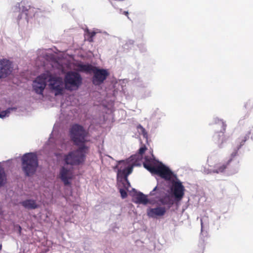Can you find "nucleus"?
<instances>
[{
  "instance_id": "nucleus-12",
  "label": "nucleus",
  "mask_w": 253,
  "mask_h": 253,
  "mask_svg": "<svg viewBox=\"0 0 253 253\" xmlns=\"http://www.w3.org/2000/svg\"><path fill=\"white\" fill-rule=\"evenodd\" d=\"M167 211L165 207L158 206L154 208H149L147 210V215L152 218H157L164 216Z\"/></svg>"
},
{
  "instance_id": "nucleus-4",
  "label": "nucleus",
  "mask_w": 253,
  "mask_h": 253,
  "mask_svg": "<svg viewBox=\"0 0 253 253\" xmlns=\"http://www.w3.org/2000/svg\"><path fill=\"white\" fill-rule=\"evenodd\" d=\"M22 170L26 176L35 173L38 166L37 156L34 153L25 154L21 158Z\"/></svg>"
},
{
  "instance_id": "nucleus-22",
  "label": "nucleus",
  "mask_w": 253,
  "mask_h": 253,
  "mask_svg": "<svg viewBox=\"0 0 253 253\" xmlns=\"http://www.w3.org/2000/svg\"><path fill=\"white\" fill-rule=\"evenodd\" d=\"M15 109V108H8L6 110L1 111L0 113V118H3L6 116H8L10 112Z\"/></svg>"
},
{
  "instance_id": "nucleus-27",
  "label": "nucleus",
  "mask_w": 253,
  "mask_h": 253,
  "mask_svg": "<svg viewBox=\"0 0 253 253\" xmlns=\"http://www.w3.org/2000/svg\"><path fill=\"white\" fill-rule=\"evenodd\" d=\"M157 187H155L154 189L150 192V195L151 196H154L155 195V192L157 190Z\"/></svg>"
},
{
  "instance_id": "nucleus-14",
  "label": "nucleus",
  "mask_w": 253,
  "mask_h": 253,
  "mask_svg": "<svg viewBox=\"0 0 253 253\" xmlns=\"http://www.w3.org/2000/svg\"><path fill=\"white\" fill-rule=\"evenodd\" d=\"M132 166H128L126 168H125L123 169L120 168L118 169L117 173L118 177L124 178V179L127 178V176L132 171Z\"/></svg>"
},
{
  "instance_id": "nucleus-21",
  "label": "nucleus",
  "mask_w": 253,
  "mask_h": 253,
  "mask_svg": "<svg viewBox=\"0 0 253 253\" xmlns=\"http://www.w3.org/2000/svg\"><path fill=\"white\" fill-rule=\"evenodd\" d=\"M29 8H25V7H23L22 10V14H24L25 15V19L28 21V17L31 16L30 14L29 13L30 12H31L32 10L33 11L34 8L31 7L30 6H29Z\"/></svg>"
},
{
  "instance_id": "nucleus-6",
  "label": "nucleus",
  "mask_w": 253,
  "mask_h": 253,
  "mask_svg": "<svg viewBox=\"0 0 253 253\" xmlns=\"http://www.w3.org/2000/svg\"><path fill=\"white\" fill-rule=\"evenodd\" d=\"M46 73L49 76L47 81L49 83V85L50 88L55 90V95L57 96L62 94L64 89L62 79L60 77H54L49 72Z\"/></svg>"
},
{
  "instance_id": "nucleus-13",
  "label": "nucleus",
  "mask_w": 253,
  "mask_h": 253,
  "mask_svg": "<svg viewBox=\"0 0 253 253\" xmlns=\"http://www.w3.org/2000/svg\"><path fill=\"white\" fill-rule=\"evenodd\" d=\"M134 193L133 195V201L136 204L146 205L148 203L147 196L141 192H137L133 189Z\"/></svg>"
},
{
  "instance_id": "nucleus-17",
  "label": "nucleus",
  "mask_w": 253,
  "mask_h": 253,
  "mask_svg": "<svg viewBox=\"0 0 253 253\" xmlns=\"http://www.w3.org/2000/svg\"><path fill=\"white\" fill-rule=\"evenodd\" d=\"M6 180V175L3 168L0 166V187L5 183Z\"/></svg>"
},
{
  "instance_id": "nucleus-10",
  "label": "nucleus",
  "mask_w": 253,
  "mask_h": 253,
  "mask_svg": "<svg viewBox=\"0 0 253 253\" xmlns=\"http://www.w3.org/2000/svg\"><path fill=\"white\" fill-rule=\"evenodd\" d=\"M12 71V63L8 60H0V79L4 78Z\"/></svg>"
},
{
  "instance_id": "nucleus-24",
  "label": "nucleus",
  "mask_w": 253,
  "mask_h": 253,
  "mask_svg": "<svg viewBox=\"0 0 253 253\" xmlns=\"http://www.w3.org/2000/svg\"><path fill=\"white\" fill-rule=\"evenodd\" d=\"M122 184L123 185V187L126 190H128V189L130 187V184L127 178H126V179H124Z\"/></svg>"
},
{
  "instance_id": "nucleus-5",
  "label": "nucleus",
  "mask_w": 253,
  "mask_h": 253,
  "mask_svg": "<svg viewBox=\"0 0 253 253\" xmlns=\"http://www.w3.org/2000/svg\"><path fill=\"white\" fill-rule=\"evenodd\" d=\"M64 83L66 89L72 91L78 89L81 85L82 78L78 73L71 71L66 74Z\"/></svg>"
},
{
  "instance_id": "nucleus-3",
  "label": "nucleus",
  "mask_w": 253,
  "mask_h": 253,
  "mask_svg": "<svg viewBox=\"0 0 253 253\" xmlns=\"http://www.w3.org/2000/svg\"><path fill=\"white\" fill-rule=\"evenodd\" d=\"M69 132L71 139L76 146L85 145V143L88 141L87 139L88 132L81 125L77 124L73 125Z\"/></svg>"
},
{
  "instance_id": "nucleus-25",
  "label": "nucleus",
  "mask_w": 253,
  "mask_h": 253,
  "mask_svg": "<svg viewBox=\"0 0 253 253\" xmlns=\"http://www.w3.org/2000/svg\"><path fill=\"white\" fill-rule=\"evenodd\" d=\"M120 193L121 195V197L123 199L126 198L127 197V193L126 191V189L121 188L120 189Z\"/></svg>"
},
{
  "instance_id": "nucleus-30",
  "label": "nucleus",
  "mask_w": 253,
  "mask_h": 253,
  "mask_svg": "<svg viewBox=\"0 0 253 253\" xmlns=\"http://www.w3.org/2000/svg\"><path fill=\"white\" fill-rule=\"evenodd\" d=\"M237 152L233 153L231 154V157H232V158H233V157H235V156L237 155Z\"/></svg>"
},
{
  "instance_id": "nucleus-28",
  "label": "nucleus",
  "mask_w": 253,
  "mask_h": 253,
  "mask_svg": "<svg viewBox=\"0 0 253 253\" xmlns=\"http://www.w3.org/2000/svg\"><path fill=\"white\" fill-rule=\"evenodd\" d=\"M95 32H92L90 33V38H92L93 37H94L95 35Z\"/></svg>"
},
{
  "instance_id": "nucleus-11",
  "label": "nucleus",
  "mask_w": 253,
  "mask_h": 253,
  "mask_svg": "<svg viewBox=\"0 0 253 253\" xmlns=\"http://www.w3.org/2000/svg\"><path fill=\"white\" fill-rule=\"evenodd\" d=\"M73 173L72 171L64 167L61 168L59 172V178L65 185H70V180L72 179Z\"/></svg>"
},
{
  "instance_id": "nucleus-9",
  "label": "nucleus",
  "mask_w": 253,
  "mask_h": 253,
  "mask_svg": "<svg viewBox=\"0 0 253 253\" xmlns=\"http://www.w3.org/2000/svg\"><path fill=\"white\" fill-rule=\"evenodd\" d=\"M93 76L92 77V83L95 85H99L102 84L109 76V72L107 70L99 69L94 67Z\"/></svg>"
},
{
  "instance_id": "nucleus-23",
  "label": "nucleus",
  "mask_w": 253,
  "mask_h": 253,
  "mask_svg": "<svg viewBox=\"0 0 253 253\" xmlns=\"http://www.w3.org/2000/svg\"><path fill=\"white\" fill-rule=\"evenodd\" d=\"M249 137V135H246L245 136H244L242 137L241 138H240V144L239 146L238 147V149H239L242 145L244 144V143L246 142V141L247 140Z\"/></svg>"
},
{
  "instance_id": "nucleus-26",
  "label": "nucleus",
  "mask_w": 253,
  "mask_h": 253,
  "mask_svg": "<svg viewBox=\"0 0 253 253\" xmlns=\"http://www.w3.org/2000/svg\"><path fill=\"white\" fill-rule=\"evenodd\" d=\"M138 127L141 129L142 133L143 135H144V136H145V137L147 135V133L145 129L140 125Z\"/></svg>"
},
{
  "instance_id": "nucleus-20",
  "label": "nucleus",
  "mask_w": 253,
  "mask_h": 253,
  "mask_svg": "<svg viewBox=\"0 0 253 253\" xmlns=\"http://www.w3.org/2000/svg\"><path fill=\"white\" fill-rule=\"evenodd\" d=\"M147 149V148L145 145L142 146L138 150V154L135 155L134 157H137V159L141 160L143 157V155L144 154Z\"/></svg>"
},
{
  "instance_id": "nucleus-18",
  "label": "nucleus",
  "mask_w": 253,
  "mask_h": 253,
  "mask_svg": "<svg viewBox=\"0 0 253 253\" xmlns=\"http://www.w3.org/2000/svg\"><path fill=\"white\" fill-rule=\"evenodd\" d=\"M159 202L164 205H169V207L173 204L172 201L169 196H166L164 198H162L159 199Z\"/></svg>"
},
{
  "instance_id": "nucleus-1",
  "label": "nucleus",
  "mask_w": 253,
  "mask_h": 253,
  "mask_svg": "<svg viewBox=\"0 0 253 253\" xmlns=\"http://www.w3.org/2000/svg\"><path fill=\"white\" fill-rule=\"evenodd\" d=\"M143 166L151 173L157 174L167 181H170V190L175 200L178 201L181 200L184 195V187L176 175L168 167L155 158L149 156L145 157Z\"/></svg>"
},
{
  "instance_id": "nucleus-15",
  "label": "nucleus",
  "mask_w": 253,
  "mask_h": 253,
  "mask_svg": "<svg viewBox=\"0 0 253 253\" xmlns=\"http://www.w3.org/2000/svg\"><path fill=\"white\" fill-rule=\"evenodd\" d=\"M21 204L25 208L28 210L36 209L38 207L36 201L31 199L23 201L21 203Z\"/></svg>"
},
{
  "instance_id": "nucleus-19",
  "label": "nucleus",
  "mask_w": 253,
  "mask_h": 253,
  "mask_svg": "<svg viewBox=\"0 0 253 253\" xmlns=\"http://www.w3.org/2000/svg\"><path fill=\"white\" fill-rule=\"evenodd\" d=\"M232 159L231 158L228 161L226 164H223L220 167H218L216 169L213 170V172L219 173L222 172L227 168V166L229 165L230 162L232 161Z\"/></svg>"
},
{
  "instance_id": "nucleus-16",
  "label": "nucleus",
  "mask_w": 253,
  "mask_h": 253,
  "mask_svg": "<svg viewBox=\"0 0 253 253\" xmlns=\"http://www.w3.org/2000/svg\"><path fill=\"white\" fill-rule=\"evenodd\" d=\"M77 67L79 68V69L80 71L86 73H90V72H92L94 67L91 65L88 64H79Z\"/></svg>"
},
{
  "instance_id": "nucleus-7",
  "label": "nucleus",
  "mask_w": 253,
  "mask_h": 253,
  "mask_svg": "<svg viewBox=\"0 0 253 253\" xmlns=\"http://www.w3.org/2000/svg\"><path fill=\"white\" fill-rule=\"evenodd\" d=\"M214 128L217 129L218 127H220L219 131H217L214 137V139L217 141L219 147H222V144L225 141V136L224 132L226 130V125L225 123L222 120L216 119L215 120Z\"/></svg>"
},
{
  "instance_id": "nucleus-32",
  "label": "nucleus",
  "mask_w": 253,
  "mask_h": 253,
  "mask_svg": "<svg viewBox=\"0 0 253 253\" xmlns=\"http://www.w3.org/2000/svg\"><path fill=\"white\" fill-rule=\"evenodd\" d=\"M2 246L1 245H0V250L1 249Z\"/></svg>"
},
{
  "instance_id": "nucleus-29",
  "label": "nucleus",
  "mask_w": 253,
  "mask_h": 253,
  "mask_svg": "<svg viewBox=\"0 0 253 253\" xmlns=\"http://www.w3.org/2000/svg\"><path fill=\"white\" fill-rule=\"evenodd\" d=\"M123 14H125L126 16L128 18V12L126 11H124L123 12Z\"/></svg>"
},
{
  "instance_id": "nucleus-31",
  "label": "nucleus",
  "mask_w": 253,
  "mask_h": 253,
  "mask_svg": "<svg viewBox=\"0 0 253 253\" xmlns=\"http://www.w3.org/2000/svg\"><path fill=\"white\" fill-rule=\"evenodd\" d=\"M119 163H124V161H121L119 162Z\"/></svg>"
},
{
  "instance_id": "nucleus-2",
  "label": "nucleus",
  "mask_w": 253,
  "mask_h": 253,
  "mask_svg": "<svg viewBox=\"0 0 253 253\" xmlns=\"http://www.w3.org/2000/svg\"><path fill=\"white\" fill-rule=\"evenodd\" d=\"M89 147L83 145L76 150L70 152L64 156V162L67 165L71 166L79 165L84 161L85 154L87 153Z\"/></svg>"
},
{
  "instance_id": "nucleus-8",
  "label": "nucleus",
  "mask_w": 253,
  "mask_h": 253,
  "mask_svg": "<svg viewBox=\"0 0 253 253\" xmlns=\"http://www.w3.org/2000/svg\"><path fill=\"white\" fill-rule=\"evenodd\" d=\"M48 74L43 73L37 77L34 81L33 87L34 91L39 94H42L43 91L46 85Z\"/></svg>"
}]
</instances>
